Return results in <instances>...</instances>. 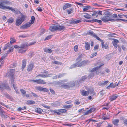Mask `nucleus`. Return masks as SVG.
<instances>
[{"label":"nucleus","instance_id":"nucleus-1","mask_svg":"<svg viewBox=\"0 0 127 127\" xmlns=\"http://www.w3.org/2000/svg\"><path fill=\"white\" fill-rule=\"evenodd\" d=\"M105 16L102 17L101 20L104 22H108L110 21H114V19L112 17V13L110 12L105 13Z\"/></svg>","mask_w":127,"mask_h":127},{"label":"nucleus","instance_id":"nucleus-2","mask_svg":"<svg viewBox=\"0 0 127 127\" xmlns=\"http://www.w3.org/2000/svg\"><path fill=\"white\" fill-rule=\"evenodd\" d=\"M64 27L63 26L54 25L50 26L49 30L51 31L54 32L56 30L61 31L64 30Z\"/></svg>","mask_w":127,"mask_h":127},{"label":"nucleus","instance_id":"nucleus-3","mask_svg":"<svg viewBox=\"0 0 127 127\" xmlns=\"http://www.w3.org/2000/svg\"><path fill=\"white\" fill-rule=\"evenodd\" d=\"M29 46L28 44L25 43L21 44L20 48L19 49V52L22 53L25 52L27 50V48Z\"/></svg>","mask_w":127,"mask_h":127},{"label":"nucleus","instance_id":"nucleus-4","mask_svg":"<svg viewBox=\"0 0 127 127\" xmlns=\"http://www.w3.org/2000/svg\"><path fill=\"white\" fill-rule=\"evenodd\" d=\"M26 18V17L24 15H22L20 18L18 19L16 22V25L17 26H19L23 22L25 21Z\"/></svg>","mask_w":127,"mask_h":127},{"label":"nucleus","instance_id":"nucleus-5","mask_svg":"<svg viewBox=\"0 0 127 127\" xmlns=\"http://www.w3.org/2000/svg\"><path fill=\"white\" fill-rule=\"evenodd\" d=\"M12 2L6 0H2L0 1V8L2 9L3 4L8 5L12 4Z\"/></svg>","mask_w":127,"mask_h":127},{"label":"nucleus","instance_id":"nucleus-6","mask_svg":"<svg viewBox=\"0 0 127 127\" xmlns=\"http://www.w3.org/2000/svg\"><path fill=\"white\" fill-rule=\"evenodd\" d=\"M15 71V69H10V71L8 76L9 77L11 78V79H14V74Z\"/></svg>","mask_w":127,"mask_h":127},{"label":"nucleus","instance_id":"nucleus-7","mask_svg":"<svg viewBox=\"0 0 127 127\" xmlns=\"http://www.w3.org/2000/svg\"><path fill=\"white\" fill-rule=\"evenodd\" d=\"M4 4H3L2 9H7L9 10H11V11L13 12H16V11L15 10V9L14 8H12L11 7L9 6H6L5 5H4Z\"/></svg>","mask_w":127,"mask_h":127},{"label":"nucleus","instance_id":"nucleus-8","mask_svg":"<svg viewBox=\"0 0 127 127\" xmlns=\"http://www.w3.org/2000/svg\"><path fill=\"white\" fill-rule=\"evenodd\" d=\"M89 62V61L87 60H84L81 62L80 63H79V65H78V67H81L83 65H85L88 64Z\"/></svg>","mask_w":127,"mask_h":127},{"label":"nucleus","instance_id":"nucleus-9","mask_svg":"<svg viewBox=\"0 0 127 127\" xmlns=\"http://www.w3.org/2000/svg\"><path fill=\"white\" fill-rule=\"evenodd\" d=\"M4 89H8L9 88L7 84H2L0 85V90H2Z\"/></svg>","mask_w":127,"mask_h":127},{"label":"nucleus","instance_id":"nucleus-10","mask_svg":"<svg viewBox=\"0 0 127 127\" xmlns=\"http://www.w3.org/2000/svg\"><path fill=\"white\" fill-rule=\"evenodd\" d=\"M31 82H35L39 84H45L46 83V82L44 81L43 80H31Z\"/></svg>","mask_w":127,"mask_h":127},{"label":"nucleus","instance_id":"nucleus-11","mask_svg":"<svg viewBox=\"0 0 127 127\" xmlns=\"http://www.w3.org/2000/svg\"><path fill=\"white\" fill-rule=\"evenodd\" d=\"M34 67V66L33 63H30L28 66L27 70L28 71H31Z\"/></svg>","mask_w":127,"mask_h":127},{"label":"nucleus","instance_id":"nucleus-12","mask_svg":"<svg viewBox=\"0 0 127 127\" xmlns=\"http://www.w3.org/2000/svg\"><path fill=\"white\" fill-rule=\"evenodd\" d=\"M31 26L30 23L28 22L25 24L24 25L20 27V28L21 29H26L28 27H30Z\"/></svg>","mask_w":127,"mask_h":127},{"label":"nucleus","instance_id":"nucleus-13","mask_svg":"<svg viewBox=\"0 0 127 127\" xmlns=\"http://www.w3.org/2000/svg\"><path fill=\"white\" fill-rule=\"evenodd\" d=\"M113 40H114L113 42V44L114 46L116 48H117L118 46L117 44L119 43V41L118 40L114 38L113 39Z\"/></svg>","mask_w":127,"mask_h":127},{"label":"nucleus","instance_id":"nucleus-14","mask_svg":"<svg viewBox=\"0 0 127 127\" xmlns=\"http://www.w3.org/2000/svg\"><path fill=\"white\" fill-rule=\"evenodd\" d=\"M27 60L26 59H24L22 61V70L24 69L25 67L26 66V62Z\"/></svg>","mask_w":127,"mask_h":127},{"label":"nucleus","instance_id":"nucleus-15","mask_svg":"<svg viewBox=\"0 0 127 127\" xmlns=\"http://www.w3.org/2000/svg\"><path fill=\"white\" fill-rule=\"evenodd\" d=\"M118 96V95H113L110 96V100L111 101L114 100H115Z\"/></svg>","mask_w":127,"mask_h":127},{"label":"nucleus","instance_id":"nucleus-16","mask_svg":"<svg viewBox=\"0 0 127 127\" xmlns=\"http://www.w3.org/2000/svg\"><path fill=\"white\" fill-rule=\"evenodd\" d=\"M83 7L84 8H83V12H85L88 10L89 9L91 8V7L90 6L87 5L86 6H84Z\"/></svg>","mask_w":127,"mask_h":127},{"label":"nucleus","instance_id":"nucleus-17","mask_svg":"<svg viewBox=\"0 0 127 127\" xmlns=\"http://www.w3.org/2000/svg\"><path fill=\"white\" fill-rule=\"evenodd\" d=\"M108 82V81H107L105 82L102 81V82H100L98 83V85L100 86H104L107 84Z\"/></svg>","mask_w":127,"mask_h":127},{"label":"nucleus","instance_id":"nucleus-18","mask_svg":"<svg viewBox=\"0 0 127 127\" xmlns=\"http://www.w3.org/2000/svg\"><path fill=\"white\" fill-rule=\"evenodd\" d=\"M81 94L83 96H87L89 94V92L88 91H85L84 90H82L81 92Z\"/></svg>","mask_w":127,"mask_h":127},{"label":"nucleus","instance_id":"nucleus-19","mask_svg":"<svg viewBox=\"0 0 127 127\" xmlns=\"http://www.w3.org/2000/svg\"><path fill=\"white\" fill-rule=\"evenodd\" d=\"M71 6V4H70L66 3L63 6V9L64 10L70 7Z\"/></svg>","mask_w":127,"mask_h":127},{"label":"nucleus","instance_id":"nucleus-20","mask_svg":"<svg viewBox=\"0 0 127 127\" xmlns=\"http://www.w3.org/2000/svg\"><path fill=\"white\" fill-rule=\"evenodd\" d=\"M44 52L47 53H50L52 52V50L50 49H48L47 48H45L44 49Z\"/></svg>","mask_w":127,"mask_h":127},{"label":"nucleus","instance_id":"nucleus-21","mask_svg":"<svg viewBox=\"0 0 127 127\" xmlns=\"http://www.w3.org/2000/svg\"><path fill=\"white\" fill-rule=\"evenodd\" d=\"M102 65H100L99 66H97L96 67H94L93 68L92 70H91V71L92 72H93L95 71H96V70L98 69Z\"/></svg>","mask_w":127,"mask_h":127},{"label":"nucleus","instance_id":"nucleus-22","mask_svg":"<svg viewBox=\"0 0 127 127\" xmlns=\"http://www.w3.org/2000/svg\"><path fill=\"white\" fill-rule=\"evenodd\" d=\"M82 56L83 55L82 54H81L79 56H78V58L76 59V61L77 62H78V63H79V62L81 61V59L82 58Z\"/></svg>","mask_w":127,"mask_h":127},{"label":"nucleus","instance_id":"nucleus-23","mask_svg":"<svg viewBox=\"0 0 127 127\" xmlns=\"http://www.w3.org/2000/svg\"><path fill=\"white\" fill-rule=\"evenodd\" d=\"M85 14V15L83 16L85 18L88 19H90L91 18V15H90L88 14L87 13H86Z\"/></svg>","mask_w":127,"mask_h":127},{"label":"nucleus","instance_id":"nucleus-24","mask_svg":"<svg viewBox=\"0 0 127 127\" xmlns=\"http://www.w3.org/2000/svg\"><path fill=\"white\" fill-rule=\"evenodd\" d=\"M79 65V63L77 62L76 64H74L72 65L70 67V68H72L76 67L77 66L78 67V65Z\"/></svg>","mask_w":127,"mask_h":127},{"label":"nucleus","instance_id":"nucleus-25","mask_svg":"<svg viewBox=\"0 0 127 127\" xmlns=\"http://www.w3.org/2000/svg\"><path fill=\"white\" fill-rule=\"evenodd\" d=\"M50 74L45 75L44 74H40L37 75V76H39L41 77H50Z\"/></svg>","mask_w":127,"mask_h":127},{"label":"nucleus","instance_id":"nucleus-26","mask_svg":"<svg viewBox=\"0 0 127 127\" xmlns=\"http://www.w3.org/2000/svg\"><path fill=\"white\" fill-rule=\"evenodd\" d=\"M35 103V102L33 100H28L27 101V103L28 105L33 104H34Z\"/></svg>","mask_w":127,"mask_h":127},{"label":"nucleus","instance_id":"nucleus-27","mask_svg":"<svg viewBox=\"0 0 127 127\" xmlns=\"http://www.w3.org/2000/svg\"><path fill=\"white\" fill-rule=\"evenodd\" d=\"M85 47L86 50H89L90 49V44L89 43H88V42L86 43H85Z\"/></svg>","mask_w":127,"mask_h":127},{"label":"nucleus","instance_id":"nucleus-28","mask_svg":"<svg viewBox=\"0 0 127 127\" xmlns=\"http://www.w3.org/2000/svg\"><path fill=\"white\" fill-rule=\"evenodd\" d=\"M119 122V120L118 119H116L114 120L113 122V123L115 125H117L118 123Z\"/></svg>","mask_w":127,"mask_h":127},{"label":"nucleus","instance_id":"nucleus-29","mask_svg":"<svg viewBox=\"0 0 127 127\" xmlns=\"http://www.w3.org/2000/svg\"><path fill=\"white\" fill-rule=\"evenodd\" d=\"M35 20V17L34 16H32L31 17V22H29V23H30V24H31V25L33 24L34 22V21Z\"/></svg>","mask_w":127,"mask_h":127},{"label":"nucleus","instance_id":"nucleus-30","mask_svg":"<svg viewBox=\"0 0 127 127\" xmlns=\"http://www.w3.org/2000/svg\"><path fill=\"white\" fill-rule=\"evenodd\" d=\"M10 46V44L9 43H8L5 45L4 46V49H3V50H5L6 49H7L8 47H9Z\"/></svg>","mask_w":127,"mask_h":127},{"label":"nucleus","instance_id":"nucleus-31","mask_svg":"<svg viewBox=\"0 0 127 127\" xmlns=\"http://www.w3.org/2000/svg\"><path fill=\"white\" fill-rule=\"evenodd\" d=\"M48 84H50L52 85H55L59 84L60 83L59 82H50L48 83Z\"/></svg>","mask_w":127,"mask_h":127},{"label":"nucleus","instance_id":"nucleus-32","mask_svg":"<svg viewBox=\"0 0 127 127\" xmlns=\"http://www.w3.org/2000/svg\"><path fill=\"white\" fill-rule=\"evenodd\" d=\"M80 22V21L79 20H75L72 21L71 23L73 24H77L79 23Z\"/></svg>","mask_w":127,"mask_h":127},{"label":"nucleus","instance_id":"nucleus-33","mask_svg":"<svg viewBox=\"0 0 127 127\" xmlns=\"http://www.w3.org/2000/svg\"><path fill=\"white\" fill-rule=\"evenodd\" d=\"M87 33L88 34L91 35L92 36L94 37V35H95V33H94L93 32L91 31H90L89 32H87Z\"/></svg>","mask_w":127,"mask_h":127},{"label":"nucleus","instance_id":"nucleus-34","mask_svg":"<svg viewBox=\"0 0 127 127\" xmlns=\"http://www.w3.org/2000/svg\"><path fill=\"white\" fill-rule=\"evenodd\" d=\"M62 86L65 89H67L70 87V86L66 84H63Z\"/></svg>","mask_w":127,"mask_h":127},{"label":"nucleus","instance_id":"nucleus-35","mask_svg":"<svg viewBox=\"0 0 127 127\" xmlns=\"http://www.w3.org/2000/svg\"><path fill=\"white\" fill-rule=\"evenodd\" d=\"M52 63L54 64H62V63L61 62L58 61H55L54 62H52Z\"/></svg>","mask_w":127,"mask_h":127},{"label":"nucleus","instance_id":"nucleus-36","mask_svg":"<svg viewBox=\"0 0 127 127\" xmlns=\"http://www.w3.org/2000/svg\"><path fill=\"white\" fill-rule=\"evenodd\" d=\"M72 105H64L63 107L64 108H70L72 106Z\"/></svg>","mask_w":127,"mask_h":127},{"label":"nucleus","instance_id":"nucleus-37","mask_svg":"<svg viewBox=\"0 0 127 127\" xmlns=\"http://www.w3.org/2000/svg\"><path fill=\"white\" fill-rule=\"evenodd\" d=\"M20 91L22 94L23 95V96H24L26 94V92L23 89H21Z\"/></svg>","mask_w":127,"mask_h":127},{"label":"nucleus","instance_id":"nucleus-38","mask_svg":"<svg viewBox=\"0 0 127 127\" xmlns=\"http://www.w3.org/2000/svg\"><path fill=\"white\" fill-rule=\"evenodd\" d=\"M14 49V48L12 47H10L9 49L8 50V51H7V54H9L10 52H11L13 51V49Z\"/></svg>","mask_w":127,"mask_h":127},{"label":"nucleus","instance_id":"nucleus-39","mask_svg":"<svg viewBox=\"0 0 127 127\" xmlns=\"http://www.w3.org/2000/svg\"><path fill=\"white\" fill-rule=\"evenodd\" d=\"M42 110L40 108H38L37 109V111L39 113H41L42 112Z\"/></svg>","mask_w":127,"mask_h":127},{"label":"nucleus","instance_id":"nucleus-40","mask_svg":"<svg viewBox=\"0 0 127 127\" xmlns=\"http://www.w3.org/2000/svg\"><path fill=\"white\" fill-rule=\"evenodd\" d=\"M59 111L60 112L62 113H64L66 112V110L64 109H60L59 110Z\"/></svg>","mask_w":127,"mask_h":127},{"label":"nucleus","instance_id":"nucleus-41","mask_svg":"<svg viewBox=\"0 0 127 127\" xmlns=\"http://www.w3.org/2000/svg\"><path fill=\"white\" fill-rule=\"evenodd\" d=\"M17 65V64L16 63H14L13 64H12L10 65V67L11 68L14 67L16 66Z\"/></svg>","mask_w":127,"mask_h":127},{"label":"nucleus","instance_id":"nucleus-42","mask_svg":"<svg viewBox=\"0 0 127 127\" xmlns=\"http://www.w3.org/2000/svg\"><path fill=\"white\" fill-rule=\"evenodd\" d=\"M13 87L15 91L16 92V93H18L19 92L18 91L17 89L16 88V87H15V85L14 84H13Z\"/></svg>","mask_w":127,"mask_h":127},{"label":"nucleus","instance_id":"nucleus-43","mask_svg":"<svg viewBox=\"0 0 127 127\" xmlns=\"http://www.w3.org/2000/svg\"><path fill=\"white\" fill-rule=\"evenodd\" d=\"M11 40L10 41V43L12 44L16 41V40L12 38H11Z\"/></svg>","mask_w":127,"mask_h":127},{"label":"nucleus","instance_id":"nucleus-44","mask_svg":"<svg viewBox=\"0 0 127 127\" xmlns=\"http://www.w3.org/2000/svg\"><path fill=\"white\" fill-rule=\"evenodd\" d=\"M88 91L89 92V93H90L92 94L94 93V90L92 88L88 89Z\"/></svg>","mask_w":127,"mask_h":127},{"label":"nucleus","instance_id":"nucleus-45","mask_svg":"<svg viewBox=\"0 0 127 127\" xmlns=\"http://www.w3.org/2000/svg\"><path fill=\"white\" fill-rule=\"evenodd\" d=\"M104 93H105L103 92V91H100L99 93L98 94L100 96H102L104 95Z\"/></svg>","mask_w":127,"mask_h":127},{"label":"nucleus","instance_id":"nucleus-46","mask_svg":"<svg viewBox=\"0 0 127 127\" xmlns=\"http://www.w3.org/2000/svg\"><path fill=\"white\" fill-rule=\"evenodd\" d=\"M14 21V20L13 19H9L7 20V22L10 23H13Z\"/></svg>","mask_w":127,"mask_h":127},{"label":"nucleus","instance_id":"nucleus-47","mask_svg":"<svg viewBox=\"0 0 127 127\" xmlns=\"http://www.w3.org/2000/svg\"><path fill=\"white\" fill-rule=\"evenodd\" d=\"M95 110V109L93 108H91L90 110L88 111V112L89 114L91 113L93 111H94Z\"/></svg>","mask_w":127,"mask_h":127},{"label":"nucleus","instance_id":"nucleus-48","mask_svg":"<svg viewBox=\"0 0 127 127\" xmlns=\"http://www.w3.org/2000/svg\"><path fill=\"white\" fill-rule=\"evenodd\" d=\"M36 89L40 91H42L43 88L40 87H38L36 88Z\"/></svg>","mask_w":127,"mask_h":127},{"label":"nucleus","instance_id":"nucleus-49","mask_svg":"<svg viewBox=\"0 0 127 127\" xmlns=\"http://www.w3.org/2000/svg\"><path fill=\"white\" fill-rule=\"evenodd\" d=\"M60 105V103L58 102H57L56 103L54 104L53 105L54 106H59Z\"/></svg>","mask_w":127,"mask_h":127},{"label":"nucleus","instance_id":"nucleus-50","mask_svg":"<svg viewBox=\"0 0 127 127\" xmlns=\"http://www.w3.org/2000/svg\"><path fill=\"white\" fill-rule=\"evenodd\" d=\"M78 48V46L77 45H75L74 46V51L75 52H76L77 51Z\"/></svg>","mask_w":127,"mask_h":127},{"label":"nucleus","instance_id":"nucleus-51","mask_svg":"<svg viewBox=\"0 0 127 127\" xmlns=\"http://www.w3.org/2000/svg\"><path fill=\"white\" fill-rule=\"evenodd\" d=\"M94 37L96 38L98 40L101 41V39L99 38V37L97 36L95 34V35H94Z\"/></svg>","mask_w":127,"mask_h":127},{"label":"nucleus","instance_id":"nucleus-52","mask_svg":"<svg viewBox=\"0 0 127 127\" xmlns=\"http://www.w3.org/2000/svg\"><path fill=\"white\" fill-rule=\"evenodd\" d=\"M113 84L111 83L107 87V88L109 89L110 87H112L113 88H114L115 87V86H113Z\"/></svg>","mask_w":127,"mask_h":127},{"label":"nucleus","instance_id":"nucleus-53","mask_svg":"<svg viewBox=\"0 0 127 127\" xmlns=\"http://www.w3.org/2000/svg\"><path fill=\"white\" fill-rule=\"evenodd\" d=\"M51 35H50L47 36L45 39L44 40H48L50 39L51 37Z\"/></svg>","mask_w":127,"mask_h":127},{"label":"nucleus","instance_id":"nucleus-54","mask_svg":"<svg viewBox=\"0 0 127 127\" xmlns=\"http://www.w3.org/2000/svg\"><path fill=\"white\" fill-rule=\"evenodd\" d=\"M42 91L44 92H47L48 91V90L46 88H43Z\"/></svg>","mask_w":127,"mask_h":127},{"label":"nucleus","instance_id":"nucleus-55","mask_svg":"<svg viewBox=\"0 0 127 127\" xmlns=\"http://www.w3.org/2000/svg\"><path fill=\"white\" fill-rule=\"evenodd\" d=\"M97 14L98 15H102V12L101 11H96Z\"/></svg>","mask_w":127,"mask_h":127},{"label":"nucleus","instance_id":"nucleus-56","mask_svg":"<svg viewBox=\"0 0 127 127\" xmlns=\"http://www.w3.org/2000/svg\"><path fill=\"white\" fill-rule=\"evenodd\" d=\"M50 92L54 94L55 93L54 91L52 89H50Z\"/></svg>","mask_w":127,"mask_h":127},{"label":"nucleus","instance_id":"nucleus-57","mask_svg":"<svg viewBox=\"0 0 127 127\" xmlns=\"http://www.w3.org/2000/svg\"><path fill=\"white\" fill-rule=\"evenodd\" d=\"M72 11V10L70 9L69 10H67V12L68 14H70L71 13V11Z\"/></svg>","mask_w":127,"mask_h":127},{"label":"nucleus","instance_id":"nucleus-58","mask_svg":"<svg viewBox=\"0 0 127 127\" xmlns=\"http://www.w3.org/2000/svg\"><path fill=\"white\" fill-rule=\"evenodd\" d=\"M14 48L16 49L17 48H18L19 49L20 48V46H18L17 45H15V46H14Z\"/></svg>","mask_w":127,"mask_h":127},{"label":"nucleus","instance_id":"nucleus-59","mask_svg":"<svg viewBox=\"0 0 127 127\" xmlns=\"http://www.w3.org/2000/svg\"><path fill=\"white\" fill-rule=\"evenodd\" d=\"M29 55L30 57H32L33 55V53L32 52H30L29 53Z\"/></svg>","mask_w":127,"mask_h":127},{"label":"nucleus","instance_id":"nucleus-60","mask_svg":"<svg viewBox=\"0 0 127 127\" xmlns=\"http://www.w3.org/2000/svg\"><path fill=\"white\" fill-rule=\"evenodd\" d=\"M6 56V54H4L3 56H2L1 58H0V59L2 61L5 58V57Z\"/></svg>","mask_w":127,"mask_h":127},{"label":"nucleus","instance_id":"nucleus-61","mask_svg":"<svg viewBox=\"0 0 127 127\" xmlns=\"http://www.w3.org/2000/svg\"><path fill=\"white\" fill-rule=\"evenodd\" d=\"M58 75V78H59L61 77H62L64 75H63V74H59Z\"/></svg>","mask_w":127,"mask_h":127},{"label":"nucleus","instance_id":"nucleus-62","mask_svg":"<svg viewBox=\"0 0 127 127\" xmlns=\"http://www.w3.org/2000/svg\"><path fill=\"white\" fill-rule=\"evenodd\" d=\"M97 54V53L96 52H95L94 54L93 55H92V56H91V57H90L91 58H93L94 56H96V55Z\"/></svg>","mask_w":127,"mask_h":127},{"label":"nucleus","instance_id":"nucleus-63","mask_svg":"<svg viewBox=\"0 0 127 127\" xmlns=\"http://www.w3.org/2000/svg\"><path fill=\"white\" fill-rule=\"evenodd\" d=\"M35 43H36V42H31L29 44H28L29 46H30V45H33Z\"/></svg>","mask_w":127,"mask_h":127},{"label":"nucleus","instance_id":"nucleus-64","mask_svg":"<svg viewBox=\"0 0 127 127\" xmlns=\"http://www.w3.org/2000/svg\"><path fill=\"white\" fill-rule=\"evenodd\" d=\"M98 49V45H95V46L94 47V49L95 50Z\"/></svg>","mask_w":127,"mask_h":127}]
</instances>
